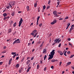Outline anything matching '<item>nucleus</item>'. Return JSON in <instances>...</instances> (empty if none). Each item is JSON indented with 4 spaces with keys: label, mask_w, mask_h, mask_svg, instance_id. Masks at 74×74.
Returning <instances> with one entry per match:
<instances>
[{
    "label": "nucleus",
    "mask_w": 74,
    "mask_h": 74,
    "mask_svg": "<svg viewBox=\"0 0 74 74\" xmlns=\"http://www.w3.org/2000/svg\"><path fill=\"white\" fill-rule=\"evenodd\" d=\"M55 52V50H53L50 53L51 54H49V57L48 60H50L52 59L53 58V56L54 55Z\"/></svg>",
    "instance_id": "1"
},
{
    "label": "nucleus",
    "mask_w": 74,
    "mask_h": 74,
    "mask_svg": "<svg viewBox=\"0 0 74 74\" xmlns=\"http://www.w3.org/2000/svg\"><path fill=\"white\" fill-rule=\"evenodd\" d=\"M15 3V1H13L9 3V5L10 6L11 8H12V6H14L15 5V3Z\"/></svg>",
    "instance_id": "2"
},
{
    "label": "nucleus",
    "mask_w": 74,
    "mask_h": 74,
    "mask_svg": "<svg viewBox=\"0 0 74 74\" xmlns=\"http://www.w3.org/2000/svg\"><path fill=\"white\" fill-rule=\"evenodd\" d=\"M17 43H21V41H19V39H18L16 40L13 43V44H17Z\"/></svg>",
    "instance_id": "3"
},
{
    "label": "nucleus",
    "mask_w": 74,
    "mask_h": 74,
    "mask_svg": "<svg viewBox=\"0 0 74 74\" xmlns=\"http://www.w3.org/2000/svg\"><path fill=\"white\" fill-rule=\"evenodd\" d=\"M53 14L54 15V16H56L57 17H58L59 16V15H58L57 14V12L56 11H53Z\"/></svg>",
    "instance_id": "4"
},
{
    "label": "nucleus",
    "mask_w": 74,
    "mask_h": 74,
    "mask_svg": "<svg viewBox=\"0 0 74 74\" xmlns=\"http://www.w3.org/2000/svg\"><path fill=\"white\" fill-rule=\"evenodd\" d=\"M22 22H23V19H22V18H20V20L19 22L18 25L19 27H20V26H21V24H22Z\"/></svg>",
    "instance_id": "5"
},
{
    "label": "nucleus",
    "mask_w": 74,
    "mask_h": 74,
    "mask_svg": "<svg viewBox=\"0 0 74 74\" xmlns=\"http://www.w3.org/2000/svg\"><path fill=\"white\" fill-rule=\"evenodd\" d=\"M58 52L59 53H60V55H61V56H62V55H63V53H62V51L60 50L58 51Z\"/></svg>",
    "instance_id": "6"
},
{
    "label": "nucleus",
    "mask_w": 74,
    "mask_h": 74,
    "mask_svg": "<svg viewBox=\"0 0 74 74\" xmlns=\"http://www.w3.org/2000/svg\"><path fill=\"white\" fill-rule=\"evenodd\" d=\"M58 60H51V62L52 63H53V62H58Z\"/></svg>",
    "instance_id": "7"
},
{
    "label": "nucleus",
    "mask_w": 74,
    "mask_h": 74,
    "mask_svg": "<svg viewBox=\"0 0 74 74\" xmlns=\"http://www.w3.org/2000/svg\"><path fill=\"white\" fill-rule=\"evenodd\" d=\"M15 11L12 12L11 13V15H12L13 16L15 15Z\"/></svg>",
    "instance_id": "8"
},
{
    "label": "nucleus",
    "mask_w": 74,
    "mask_h": 74,
    "mask_svg": "<svg viewBox=\"0 0 74 74\" xmlns=\"http://www.w3.org/2000/svg\"><path fill=\"white\" fill-rule=\"evenodd\" d=\"M74 29V28L73 27H71L69 30V33H71L72 32V30Z\"/></svg>",
    "instance_id": "9"
},
{
    "label": "nucleus",
    "mask_w": 74,
    "mask_h": 74,
    "mask_svg": "<svg viewBox=\"0 0 74 74\" xmlns=\"http://www.w3.org/2000/svg\"><path fill=\"white\" fill-rule=\"evenodd\" d=\"M15 67L16 68H19V64H17L15 66Z\"/></svg>",
    "instance_id": "10"
},
{
    "label": "nucleus",
    "mask_w": 74,
    "mask_h": 74,
    "mask_svg": "<svg viewBox=\"0 0 74 74\" xmlns=\"http://www.w3.org/2000/svg\"><path fill=\"white\" fill-rule=\"evenodd\" d=\"M46 52H47V49H43V51L42 52L43 53H46Z\"/></svg>",
    "instance_id": "11"
},
{
    "label": "nucleus",
    "mask_w": 74,
    "mask_h": 74,
    "mask_svg": "<svg viewBox=\"0 0 74 74\" xmlns=\"http://www.w3.org/2000/svg\"><path fill=\"white\" fill-rule=\"evenodd\" d=\"M59 40V38H58V39L57 38L54 41L55 42V43H57V42H58V40Z\"/></svg>",
    "instance_id": "12"
},
{
    "label": "nucleus",
    "mask_w": 74,
    "mask_h": 74,
    "mask_svg": "<svg viewBox=\"0 0 74 74\" xmlns=\"http://www.w3.org/2000/svg\"><path fill=\"white\" fill-rule=\"evenodd\" d=\"M26 9L27 11H29L30 10V9L29 8V6H27L26 7Z\"/></svg>",
    "instance_id": "13"
},
{
    "label": "nucleus",
    "mask_w": 74,
    "mask_h": 74,
    "mask_svg": "<svg viewBox=\"0 0 74 74\" xmlns=\"http://www.w3.org/2000/svg\"><path fill=\"white\" fill-rule=\"evenodd\" d=\"M10 17L9 16H8L7 17H5L3 18V20H5V19H7L9 18Z\"/></svg>",
    "instance_id": "14"
},
{
    "label": "nucleus",
    "mask_w": 74,
    "mask_h": 74,
    "mask_svg": "<svg viewBox=\"0 0 74 74\" xmlns=\"http://www.w3.org/2000/svg\"><path fill=\"white\" fill-rule=\"evenodd\" d=\"M37 2H36V3H35L34 4V7H37Z\"/></svg>",
    "instance_id": "15"
},
{
    "label": "nucleus",
    "mask_w": 74,
    "mask_h": 74,
    "mask_svg": "<svg viewBox=\"0 0 74 74\" xmlns=\"http://www.w3.org/2000/svg\"><path fill=\"white\" fill-rule=\"evenodd\" d=\"M71 62H69L67 63L66 64L67 65L69 66V65H70V64H71Z\"/></svg>",
    "instance_id": "16"
},
{
    "label": "nucleus",
    "mask_w": 74,
    "mask_h": 74,
    "mask_svg": "<svg viewBox=\"0 0 74 74\" xmlns=\"http://www.w3.org/2000/svg\"><path fill=\"white\" fill-rule=\"evenodd\" d=\"M16 22H15L13 24L14 27H15L16 26Z\"/></svg>",
    "instance_id": "17"
},
{
    "label": "nucleus",
    "mask_w": 74,
    "mask_h": 74,
    "mask_svg": "<svg viewBox=\"0 0 74 74\" xmlns=\"http://www.w3.org/2000/svg\"><path fill=\"white\" fill-rule=\"evenodd\" d=\"M3 16L4 17H5V16H7V14L5 13H4L3 14Z\"/></svg>",
    "instance_id": "18"
},
{
    "label": "nucleus",
    "mask_w": 74,
    "mask_h": 74,
    "mask_svg": "<svg viewBox=\"0 0 74 74\" xmlns=\"http://www.w3.org/2000/svg\"><path fill=\"white\" fill-rule=\"evenodd\" d=\"M37 32V31L36 29L34 30L33 32V33H36Z\"/></svg>",
    "instance_id": "19"
},
{
    "label": "nucleus",
    "mask_w": 74,
    "mask_h": 74,
    "mask_svg": "<svg viewBox=\"0 0 74 74\" xmlns=\"http://www.w3.org/2000/svg\"><path fill=\"white\" fill-rule=\"evenodd\" d=\"M30 62V60H28L26 64H28Z\"/></svg>",
    "instance_id": "20"
},
{
    "label": "nucleus",
    "mask_w": 74,
    "mask_h": 74,
    "mask_svg": "<svg viewBox=\"0 0 74 74\" xmlns=\"http://www.w3.org/2000/svg\"><path fill=\"white\" fill-rule=\"evenodd\" d=\"M39 68H40V66L38 64L37 65V69H39Z\"/></svg>",
    "instance_id": "21"
},
{
    "label": "nucleus",
    "mask_w": 74,
    "mask_h": 74,
    "mask_svg": "<svg viewBox=\"0 0 74 74\" xmlns=\"http://www.w3.org/2000/svg\"><path fill=\"white\" fill-rule=\"evenodd\" d=\"M10 23V25H12V23H13V21H11Z\"/></svg>",
    "instance_id": "22"
},
{
    "label": "nucleus",
    "mask_w": 74,
    "mask_h": 74,
    "mask_svg": "<svg viewBox=\"0 0 74 74\" xmlns=\"http://www.w3.org/2000/svg\"><path fill=\"white\" fill-rule=\"evenodd\" d=\"M1 53H6V51L5 50H4Z\"/></svg>",
    "instance_id": "23"
},
{
    "label": "nucleus",
    "mask_w": 74,
    "mask_h": 74,
    "mask_svg": "<svg viewBox=\"0 0 74 74\" xmlns=\"http://www.w3.org/2000/svg\"><path fill=\"white\" fill-rule=\"evenodd\" d=\"M47 58V55H45V57H44V60H45V59H46V58Z\"/></svg>",
    "instance_id": "24"
},
{
    "label": "nucleus",
    "mask_w": 74,
    "mask_h": 74,
    "mask_svg": "<svg viewBox=\"0 0 74 74\" xmlns=\"http://www.w3.org/2000/svg\"><path fill=\"white\" fill-rule=\"evenodd\" d=\"M22 69H20L18 71L19 73H21V72H22Z\"/></svg>",
    "instance_id": "25"
},
{
    "label": "nucleus",
    "mask_w": 74,
    "mask_h": 74,
    "mask_svg": "<svg viewBox=\"0 0 74 74\" xmlns=\"http://www.w3.org/2000/svg\"><path fill=\"white\" fill-rule=\"evenodd\" d=\"M45 8H46V6H45V5H44L43 6V10H45Z\"/></svg>",
    "instance_id": "26"
},
{
    "label": "nucleus",
    "mask_w": 74,
    "mask_h": 74,
    "mask_svg": "<svg viewBox=\"0 0 74 74\" xmlns=\"http://www.w3.org/2000/svg\"><path fill=\"white\" fill-rule=\"evenodd\" d=\"M16 53V52H12V53L11 54L12 55H15V54Z\"/></svg>",
    "instance_id": "27"
},
{
    "label": "nucleus",
    "mask_w": 74,
    "mask_h": 74,
    "mask_svg": "<svg viewBox=\"0 0 74 74\" xmlns=\"http://www.w3.org/2000/svg\"><path fill=\"white\" fill-rule=\"evenodd\" d=\"M8 32L9 33H11V29H10L8 30Z\"/></svg>",
    "instance_id": "28"
},
{
    "label": "nucleus",
    "mask_w": 74,
    "mask_h": 74,
    "mask_svg": "<svg viewBox=\"0 0 74 74\" xmlns=\"http://www.w3.org/2000/svg\"><path fill=\"white\" fill-rule=\"evenodd\" d=\"M51 25H53L54 24H55V22H54L53 21V22H52L51 23Z\"/></svg>",
    "instance_id": "29"
},
{
    "label": "nucleus",
    "mask_w": 74,
    "mask_h": 74,
    "mask_svg": "<svg viewBox=\"0 0 74 74\" xmlns=\"http://www.w3.org/2000/svg\"><path fill=\"white\" fill-rule=\"evenodd\" d=\"M6 8H7L8 9H9V8H10V6H6Z\"/></svg>",
    "instance_id": "30"
},
{
    "label": "nucleus",
    "mask_w": 74,
    "mask_h": 74,
    "mask_svg": "<svg viewBox=\"0 0 74 74\" xmlns=\"http://www.w3.org/2000/svg\"><path fill=\"white\" fill-rule=\"evenodd\" d=\"M12 58H11L9 60V62H12Z\"/></svg>",
    "instance_id": "31"
},
{
    "label": "nucleus",
    "mask_w": 74,
    "mask_h": 74,
    "mask_svg": "<svg viewBox=\"0 0 74 74\" xmlns=\"http://www.w3.org/2000/svg\"><path fill=\"white\" fill-rule=\"evenodd\" d=\"M31 35H32V36H34V34L33 33H32L31 34H30Z\"/></svg>",
    "instance_id": "32"
},
{
    "label": "nucleus",
    "mask_w": 74,
    "mask_h": 74,
    "mask_svg": "<svg viewBox=\"0 0 74 74\" xmlns=\"http://www.w3.org/2000/svg\"><path fill=\"white\" fill-rule=\"evenodd\" d=\"M53 21L55 23H56V22H57V21L55 20H54Z\"/></svg>",
    "instance_id": "33"
},
{
    "label": "nucleus",
    "mask_w": 74,
    "mask_h": 74,
    "mask_svg": "<svg viewBox=\"0 0 74 74\" xmlns=\"http://www.w3.org/2000/svg\"><path fill=\"white\" fill-rule=\"evenodd\" d=\"M74 56V55H71V56L70 57V58H73V57Z\"/></svg>",
    "instance_id": "34"
},
{
    "label": "nucleus",
    "mask_w": 74,
    "mask_h": 74,
    "mask_svg": "<svg viewBox=\"0 0 74 74\" xmlns=\"http://www.w3.org/2000/svg\"><path fill=\"white\" fill-rule=\"evenodd\" d=\"M51 3V0H49L48 2V4H49Z\"/></svg>",
    "instance_id": "35"
},
{
    "label": "nucleus",
    "mask_w": 74,
    "mask_h": 74,
    "mask_svg": "<svg viewBox=\"0 0 74 74\" xmlns=\"http://www.w3.org/2000/svg\"><path fill=\"white\" fill-rule=\"evenodd\" d=\"M49 8H50V6H48L47 7V9H49Z\"/></svg>",
    "instance_id": "36"
},
{
    "label": "nucleus",
    "mask_w": 74,
    "mask_h": 74,
    "mask_svg": "<svg viewBox=\"0 0 74 74\" xmlns=\"http://www.w3.org/2000/svg\"><path fill=\"white\" fill-rule=\"evenodd\" d=\"M40 16H38L37 18V20H39L40 19Z\"/></svg>",
    "instance_id": "37"
},
{
    "label": "nucleus",
    "mask_w": 74,
    "mask_h": 74,
    "mask_svg": "<svg viewBox=\"0 0 74 74\" xmlns=\"http://www.w3.org/2000/svg\"><path fill=\"white\" fill-rule=\"evenodd\" d=\"M57 4L58 5H59V4H60V1H58L57 2Z\"/></svg>",
    "instance_id": "38"
},
{
    "label": "nucleus",
    "mask_w": 74,
    "mask_h": 74,
    "mask_svg": "<svg viewBox=\"0 0 74 74\" xmlns=\"http://www.w3.org/2000/svg\"><path fill=\"white\" fill-rule=\"evenodd\" d=\"M29 70L30 69L29 68H28L27 69V73H28V72L29 71Z\"/></svg>",
    "instance_id": "39"
},
{
    "label": "nucleus",
    "mask_w": 74,
    "mask_h": 74,
    "mask_svg": "<svg viewBox=\"0 0 74 74\" xmlns=\"http://www.w3.org/2000/svg\"><path fill=\"white\" fill-rule=\"evenodd\" d=\"M42 25V23H40L39 24V26L40 27H41Z\"/></svg>",
    "instance_id": "40"
},
{
    "label": "nucleus",
    "mask_w": 74,
    "mask_h": 74,
    "mask_svg": "<svg viewBox=\"0 0 74 74\" xmlns=\"http://www.w3.org/2000/svg\"><path fill=\"white\" fill-rule=\"evenodd\" d=\"M31 45V43H29L28 44V46H30Z\"/></svg>",
    "instance_id": "41"
},
{
    "label": "nucleus",
    "mask_w": 74,
    "mask_h": 74,
    "mask_svg": "<svg viewBox=\"0 0 74 74\" xmlns=\"http://www.w3.org/2000/svg\"><path fill=\"white\" fill-rule=\"evenodd\" d=\"M67 26L69 27L70 25V23H69V24H67Z\"/></svg>",
    "instance_id": "42"
},
{
    "label": "nucleus",
    "mask_w": 74,
    "mask_h": 74,
    "mask_svg": "<svg viewBox=\"0 0 74 74\" xmlns=\"http://www.w3.org/2000/svg\"><path fill=\"white\" fill-rule=\"evenodd\" d=\"M16 54H15L13 57V58H14L15 56H16Z\"/></svg>",
    "instance_id": "43"
},
{
    "label": "nucleus",
    "mask_w": 74,
    "mask_h": 74,
    "mask_svg": "<svg viewBox=\"0 0 74 74\" xmlns=\"http://www.w3.org/2000/svg\"><path fill=\"white\" fill-rule=\"evenodd\" d=\"M24 59H25V58H24V57L23 58H22V60H21V62H23V60H24Z\"/></svg>",
    "instance_id": "44"
},
{
    "label": "nucleus",
    "mask_w": 74,
    "mask_h": 74,
    "mask_svg": "<svg viewBox=\"0 0 74 74\" xmlns=\"http://www.w3.org/2000/svg\"><path fill=\"white\" fill-rule=\"evenodd\" d=\"M70 53H71V52L70 51H69L67 52V53H68V54H70Z\"/></svg>",
    "instance_id": "45"
},
{
    "label": "nucleus",
    "mask_w": 74,
    "mask_h": 74,
    "mask_svg": "<svg viewBox=\"0 0 74 74\" xmlns=\"http://www.w3.org/2000/svg\"><path fill=\"white\" fill-rule=\"evenodd\" d=\"M63 19V18H60L59 19V20L60 21H62Z\"/></svg>",
    "instance_id": "46"
},
{
    "label": "nucleus",
    "mask_w": 74,
    "mask_h": 74,
    "mask_svg": "<svg viewBox=\"0 0 74 74\" xmlns=\"http://www.w3.org/2000/svg\"><path fill=\"white\" fill-rule=\"evenodd\" d=\"M34 59V57H32L31 59V60H33V59Z\"/></svg>",
    "instance_id": "47"
},
{
    "label": "nucleus",
    "mask_w": 74,
    "mask_h": 74,
    "mask_svg": "<svg viewBox=\"0 0 74 74\" xmlns=\"http://www.w3.org/2000/svg\"><path fill=\"white\" fill-rule=\"evenodd\" d=\"M58 43H59V42H60V41H61V40H58Z\"/></svg>",
    "instance_id": "48"
},
{
    "label": "nucleus",
    "mask_w": 74,
    "mask_h": 74,
    "mask_svg": "<svg viewBox=\"0 0 74 74\" xmlns=\"http://www.w3.org/2000/svg\"><path fill=\"white\" fill-rule=\"evenodd\" d=\"M69 18L68 17H66L65 18V19H67Z\"/></svg>",
    "instance_id": "49"
},
{
    "label": "nucleus",
    "mask_w": 74,
    "mask_h": 74,
    "mask_svg": "<svg viewBox=\"0 0 74 74\" xmlns=\"http://www.w3.org/2000/svg\"><path fill=\"white\" fill-rule=\"evenodd\" d=\"M3 48L4 49H6V48H7V47H5V46H4L3 47Z\"/></svg>",
    "instance_id": "50"
},
{
    "label": "nucleus",
    "mask_w": 74,
    "mask_h": 74,
    "mask_svg": "<svg viewBox=\"0 0 74 74\" xmlns=\"http://www.w3.org/2000/svg\"><path fill=\"white\" fill-rule=\"evenodd\" d=\"M3 62H0V65H1V64H3Z\"/></svg>",
    "instance_id": "51"
},
{
    "label": "nucleus",
    "mask_w": 74,
    "mask_h": 74,
    "mask_svg": "<svg viewBox=\"0 0 74 74\" xmlns=\"http://www.w3.org/2000/svg\"><path fill=\"white\" fill-rule=\"evenodd\" d=\"M11 62L9 61V64H8L9 65H10V64H11Z\"/></svg>",
    "instance_id": "52"
},
{
    "label": "nucleus",
    "mask_w": 74,
    "mask_h": 74,
    "mask_svg": "<svg viewBox=\"0 0 74 74\" xmlns=\"http://www.w3.org/2000/svg\"><path fill=\"white\" fill-rule=\"evenodd\" d=\"M69 45H71V46H72V44L69 43Z\"/></svg>",
    "instance_id": "53"
},
{
    "label": "nucleus",
    "mask_w": 74,
    "mask_h": 74,
    "mask_svg": "<svg viewBox=\"0 0 74 74\" xmlns=\"http://www.w3.org/2000/svg\"><path fill=\"white\" fill-rule=\"evenodd\" d=\"M37 36V35L36 34H35V35L34 36V37H36V36Z\"/></svg>",
    "instance_id": "54"
},
{
    "label": "nucleus",
    "mask_w": 74,
    "mask_h": 74,
    "mask_svg": "<svg viewBox=\"0 0 74 74\" xmlns=\"http://www.w3.org/2000/svg\"><path fill=\"white\" fill-rule=\"evenodd\" d=\"M61 46V43H60L58 45V47H60Z\"/></svg>",
    "instance_id": "55"
},
{
    "label": "nucleus",
    "mask_w": 74,
    "mask_h": 74,
    "mask_svg": "<svg viewBox=\"0 0 74 74\" xmlns=\"http://www.w3.org/2000/svg\"><path fill=\"white\" fill-rule=\"evenodd\" d=\"M16 60H18V59H19V57H17L16 58Z\"/></svg>",
    "instance_id": "56"
},
{
    "label": "nucleus",
    "mask_w": 74,
    "mask_h": 74,
    "mask_svg": "<svg viewBox=\"0 0 74 74\" xmlns=\"http://www.w3.org/2000/svg\"><path fill=\"white\" fill-rule=\"evenodd\" d=\"M30 59V57H28L27 58V60H28V59Z\"/></svg>",
    "instance_id": "57"
},
{
    "label": "nucleus",
    "mask_w": 74,
    "mask_h": 74,
    "mask_svg": "<svg viewBox=\"0 0 74 74\" xmlns=\"http://www.w3.org/2000/svg\"><path fill=\"white\" fill-rule=\"evenodd\" d=\"M62 62H60V66H61V64H62Z\"/></svg>",
    "instance_id": "58"
},
{
    "label": "nucleus",
    "mask_w": 74,
    "mask_h": 74,
    "mask_svg": "<svg viewBox=\"0 0 74 74\" xmlns=\"http://www.w3.org/2000/svg\"><path fill=\"white\" fill-rule=\"evenodd\" d=\"M68 40H69V41H70V40H71V39H70V38H68Z\"/></svg>",
    "instance_id": "59"
},
{
    "label": "nucleus",
    "mask_w": 74,
    "mask_h": 74,
    "mask_svg": "<svg viewBox=\"0 0 74 74\" xmlns=\"http://www.w3.org/2000/svg\"><path fill=\"white\" fill-rule=\"evenodd\" d=\"M47 70V68L45 67V68L44 69V71H45Z\"/></svg>",
    "instance_id": "60"
},
{
    "label": "nucleus",
    "mask_w": 74,
    "mask_h": 74,
    "mask_svg": "<svg viewBox=\"0 0 74 74\" xmlns=\"http://www.w3.org/2000/svg\"><path fill=\"white\" fill-rule=\"evenodd\" d=\"M51 69H53V66H51Z\"/></svg>",
    "instance_id": "61"
},
{
    "label": "nucleus",
    "mask_w": 74,
    "mask_h": 74,
    "mask_svg": "<svg viewBox=\"0 0 74 74\" xmlns=\"http://www.w3.org/2000/svg\"><path fill=\"white\" fill-rule=\"evenodd\" d=\"M22 12L21 11H18V13H19V14H20V13H21Z\"/></svg>",
    "instance_id": "62"
},
{
    "label": "nucleus",
    "mask_w": 74,
    "mask_h": 74,
    "mask_svg": "<svg viewBox=\"0 0 74 74\" xmlns=\"http://www.w3.org/2000/svg\"><path fill=\"white\" fill-rule=\"evenodd\" d=\"M42 44L40 46V47H42Z\"/></svg>",
    "instance_id": "63"
},
{
    "label": "nucleus",
    "mask_w": 74,
    "mask_h": 74,
    "mask_svg": "<svg viewBox=\"0 0 74 74\" xmlns=\"http://www.w3.org/2000/svg\"><path fill=\"white\" fill-rule=\"evenodd\" d=\"M34 65H35V62H34L33 63V66H34Z\"/></svg>",
    "instance_id": "64"
}]
</instances>
